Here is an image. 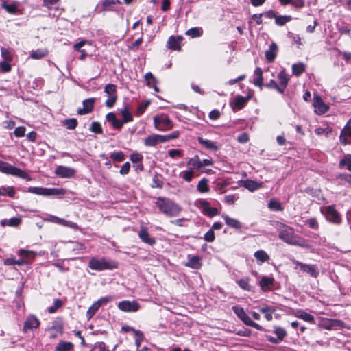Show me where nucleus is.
<instances>
[{"instance_id":"nucleus-1","label":"nucleus","mask_w":351,"mask_h":351,"mask_svg":"<svg viewBox=\"0 0 351 351\" xmlns=\"http://www.w3.org/2000/svg\"><path fill=\"white\" fill-rule=\"evenodd\" d=\"M283 228L279 232L278 237L287 244L308 248L310 246L305 239L295 234L294 229L282 224Z\"/></svg>"},{"instance_id":"nucleus-2","label":"nucleus","mask_w":351,"mask_h":351,"mask_svg":"<svg viewBox=\"0 0 351 351\" xmlns=\"http://www.w3.org/2000/svg\"><path fill=\"white\" fill-rule=\"evenodd\" d=\"M156 204L162 213L170 217L178 216L182 210V208L178 204L166 197L157 198Z\"/></svg>"},{"instance_id":"nucleus-3","label":"nucleus","mask_w":351,"mask_h":351,"mask_svg":"<svg viewBox=\"0 0 351 351\" xmlns=\"http://www.w3.org/2000/svg\"><path fill=\"white\" fill-rule=\"evenodd\" d=\"M88 266L93 270L103 271L116 269L118 267V264L114 261L108 260L105 258L98 259L93 257L90 259Z\"/></svg>"},{"instance_id":"nucleus-4","label":"nucleus","mask_w":351,"mask_h":351,"mask_svg":"<svg viewBox=\"0 0 351 351\" xmlns=\"http://www.w3.org/2000/svg\"><path fill=\"white\" fill-rule=\"evenodd\" d=\"M29 193L43 195V196H56L62 197L66 193V190L62 188H44L31 186L27 189Z\"/></svg>"},{"instance_id":"nucleus-5","label":"nucleus","mask_w":351,"mask_h":351,"mask_svg":"<svg viewBox=\"0 0 351 351\" xmlns=\"http://www.w3.org/2000/svg\"><path fill=\"white\" fill-rule=\"evenodd\" d=\"M0 171L4 173L23 178L27 181L32 180V178L25 171L17 168L5 162L0 161Z\"/></svg>"},{"instance_id":"nucleus-6","label":"nucleus","mask_w":351,"mask_h":351,"mask_svg":"<svg viewBox=\"0 0 351 351\" xmlns=\"http://www.w3.org/2000/svg\"><path fill=\"white\" fill-rule=\"evenodd\" d=\"M321 213L326 217V220L330 223L339 224L341 221V215L335 210L334 206L322 208Z\"/></svg>"},{"instance_id":"nucleus-7","label":"nucleus","mask_w":351,"mask_h":351,"mask_svg":"<svg viewBox=\"0 0 351 351\" xmlns=\"http://www.w3.org/2000/svg\"><path fill=\"white\" fill-rule=\"evenodd\" d=\"M313 106L315 114L318 115L323 114L329 110V106L324 103L322 97L317 93L313 94Z\"/></svg>"},{"instance_id":"nucleus-8","label":"nucleus","mask_w":351,"mask_h":351,"mask_svg":"<svg viewBox=\"0 0 351 351\" xmlns=\"http://www.w3.org/2000/svg\"><path fill=\"white\" fill-rule=\"evenodd\" d=\"M118 308L123 312H136L140 308V305L135 300H123L119 302Z\"/></svg>"},{"instance_id":"nucleus-9","label":"nucleus","mask_w":351,"mask_h":351,"mask_svg":"<svg viewBox=\"0 0 351 351\" xmlns=\"http://www.w3.org/2000/svg\"><path fill=\"white\" fill-rule=\"evenodd\" d=\"M40 320L34 315H29L23 324V331L26 333L29 330L36 329L40 326Z\"/></svg>"},{"instance_id":"nucleus-10","label":"nucleus","mask_w":351,"mask_h":351,"mask_svg":"<svg viewBox=\"0 0 351 351\" xmlns=\"http://www.w3.org/2000/svg\"><path fill=\"white\" fill-rule=\"evenodd\" d=\"M197 205L202 209L204 215L212 217L218 214V210L216 208L210 207V203L206 199H199Z\"/></svg>"},{"instance_id":"nucleus-11","label":"nucleus","mask_w":351,"mask_h":351,"mask_svg":"<svg viewBox=\"0 0 351 351\" xmlns=\"http://www.w3.org/2000/svg\"><path fill=\"white\" fill-rule=\"evenodd\" d=\"M138 235L142 242L150 246H153L154 245L156 244L155 238L149 234L147 228L146 226H141V229L138 232Z\"/></svg>"},{"instance_id":"nucleus-12","label":"nucleus","mask_w":351,"mask_h":351,"mask_svg":"<svg viewBox=\"0 0 351 351\" xmlns=\"http://www.w3.org/2000/svg\"><path fill=\"white\" fill-rule=\"evenodd\" d=\"M55 173L60 178H71L74 176L75 170L71 167L60 165L56 167Z\"/></svg>"},{"instance_id":"nucleus-13","label":"nucleus","mask_w":351,"mask_h":351,"mask_svg":"<svg viewBox=\"0 0 351 351\" xmlns=\"http://www.w3.org/2000/svg\"><path fill=\"white\" fill-rule=\"evenodd\" d=\"M295 263L302 271L308 274L313 278H317L319 274L318 268L315 265L305 264L299 261H296Z\"/></svg>"},{"instance_id":"nucleus-14","label":"nucleus","mask_w":351,"mask_h":351,"mask_svg":"<svg viewBox=\"0 0 351 351\" xmlns=\"http://www.w3.org/2000/svg\"><path fill=\"white\" fill-rule=\"evenodd\" d=\"M155 128L159 130H165L172 128V121L168 117H154Z\"/></svg>"},{"instance_id":"nucleus-15","label":"nucleus","mask_w":351,"mask_h":351,"mask_svg":"<svg viewBox=\"0 0 351 351\" xmlns=\"http://www.w3.org/2000/svg\"><path fill=\"white\" fill-rule=\"evenodd\" d=\"M252 93L248 92L245 95H236L234 97L233 104L238 110H241L252 98Z\"/></svg>"},{"instance_id":"nucleus-16","label":"nucleus","mask_w":351,"mask_h":351,"mask_svg":"<svg viewBox=\"0 0 351 351\" xmlns=\"http://www.w3.org/2000/svg\"><path fill=\"white\" fill-rule=\"evenodd\" d=\"M50 221L56 223L57 224L62 225L64 226L69 227L72 229L77 230L78 229V225L76 223H74L71 221H66L64 219L60 218L56 216L51 215L49 217Z\"/></svg>"},{"instance_id":"nucleus-17","label":"nucleus","mask_w":351,"mask_h":351,"mask_svg":"<svg viewBox=\"0 0 351 351\" xmlns=\"http://www.w3.org/2000/svg\"><path fill=\"white\" fill-rule=\"evenodd\" d=\"M160 143H164L162 135L152 134L144 139V145L147 147H154Z\"/></svg>"},{"instance_id":"nucleus-18","label":"nucleus","mask_w":351,"mask_h":351,"mask_svg":"<svg viewBox=\"0 0 351 351\" xmlns=\"http://www.w3.org/2000/svg\"><path fill=\"white\" fill-rule=\"evenodd\" d=\"M95 99L88 98L83 101V108H80L77 111L80 114H86L92 111L94 107Z\"/></svg>"},{"instance_id":"nucleus-19","label":"nucleus","mask_w":351,"mask_h":351,"mask_svg":"<svg viewBox=\"0 0 351 351\" xmlns=\"http://www.w3.org/2000/svg\"><path fill=\"white\" fill-rule=\"evenodd\" d=\"M232 310L234 313L238 316V317H239V319L242 320L245 325L249 324L251 318L247 315L242 307L239 306H234L232 307Z\"/></svg>"},{"instance_id":"nucleus-20","label":"nucleus","mask_w":351,"mask_h":351,"mask_svg":"<svg viewBox=\"0 0 351 351\" xmlns=\"http://www.w3.org/2000/svg\"><path fill=\"white\" fill-rule=\"evenodd\" d=\"M278 52V46L275 43H272L269 49L265 51V58L269 62L274 61Z\"/></svg>"},{"instance_id":"nucleus-21","label":"nucleus","mask_w":351,"mask_h":351,"mask_svg":"<svg viewBox=\"0 0 351 351\" xmlns=\"http://www.w3.org/2000/svg\"><path fill=\"white\" fill-rule=\"evenodd\" d=\"M105 93L108 95L105 104L108 108H112L114 106L117 101V93L116 89H105Z\"/></svg>"},{"instance_id":"nucleus-22","label":"nucleus","mask_w":351,"mask_h":351,"mask_svg":"<svg viewBox=\"0 0 351 351\" xmlns=\"http://www.w3.org/2000/svg\"><path fill=\"white\" fill-rule=\"evenodd\" d=\"M274 283V279L271 277L263 276L259 282V285L262 290L267 291L270 290Z\"/></svg>"},{"instance_id":"nucleus-23","label":"nucleus","mask_w":351,"mask_h":351,"mask_svg":"<svg viewBox=\"0 0 351 351\" xmlns=\"http://www.w3.org/2000/svg\"><path fill=\"white\" fill-rule=\"evenodd\" d=\"M222 217L223 218L226 225L228 226L229 227L234 228L236 230L241 229L242 224L239 220L232 218L226 215H223Z\"/></svg>"},{"instance_id":"nucleus-24","label":"nucleus","mask_w":351,"mask_h":351,"mask_svg":"<svg viewBox=\"0 0 351 351\" xmlns=\"http://www.w3.org/2000/svg\"><path fill=\"white\" fill-rule=\"evenodd\" d=\"M185 266L193 269H199L202 267L201 258L199 256H193L185 263Z\"/></svg>"},{"instance_id":"nucleus-25","label":"nucleus","mask_w":351,"mask_h":351,"mask_svg":"<svg viewBox=\"0 0 351 351\" xmlns=\"http://www.w3.org/2000/svg\"><path fill=\"white\" fill-rule=\"evenodd\" d=\"M22 222V220L20 217H12L10 219H4L1 221V225L3 227L6 226L10 227H18Z\"/></svg>"},{"instance_id":"nucleus-26","label":"nucleus","mask_w":351,"mask_h":351,"mask_svg":"<svg viewBox=\"0 0 351 351\" xmlns=\"http://www.w3.org/2000/svg\"><path fill=\"white\" fill-rule=\"evenodd\" d=\"M198 142L207 149L212 151H216L218 149L217 143L213 141L204 139L202 137H198Z\"/></svg>"},{"instance_id":"nucleus-27","label":"nucleus","mask_w":351,"mask_h":351,"mask_svg":"<svg viewBox=\"0 0 351 351\" xmlns=\"http://www.w3.org/2000/svg\"><path fill=\"white\" fill-rule=\"evenodd\" d=\"M73 348L74 345L71 342L61 341L55 348V351H71Z\"/></svg>"},{"instance_id":"nucleus-28","label":"nucleus","mask_w":351,"mask_h":351,"mask_svg":"<svg viewBox=\"0 0 351 351\" xmlns=\"http://www.w3.org/2000/svg\"><path fill=\"white\" fill-rule=\"evenodd\" d=\"M263 71L261 68L258 67L254 72L253 84L256 86L261 87L263 85Z\"/></svg>"},{"instance_id":"nucleus-29","label":"nucleus","mask_w":351,"mask_h":351,"mask_svg":"<svg viewBox=\"0 0 351 351\" xmlns=\"http://www.w3.org/2000/svg\"><path fill=\"white\" fill-rule=\"evenodd\" d=\"M48 50L45 48L38 49L31 52L29 58L32 59L39 60L48 55Z\"/></svg>"},{"instance_id":"nucleus-30","label":"nucleus","mask_w":351,"mask_h":351,"mask_svg":"<svg viewBox=\"0 0 351 351\" xmlns=\"http://www.w3.org/2000/svg\"><path fill=\"white\" fill-rule=\"evenodd\" d=\"M295 315L296 317L300 318L301 319H303L305 322H310V323H313L314 320H315L314 317L312 315H311L302 310L298 311L295 313Z\"/></svg>"},{"instance_id":"nucleus-31","label":"nucleus","mask_w":351,"mask_h":351,"mask_svg":"<svg viewBox=\"0 0 351 351\" xmlns=\"http://www.w3.org/2000/svg\"><path fill=\"white\" fill-rule=\"evenodd\" d=\"M339 167L341 169L346 167L349 171L351 172V155H345L343 158L339 160Z\"/></svg>"},{"instance_id":"nucleus-32","label":"nucleus","mask_w":351,"mask_h":351,"mask_svg":"<svg viewBox=\"0 0 351 351\" xmlns=\"http://www.w3.org/2000/svg\"><path fill=\"white\" fill-rule=\"evenodd\" d=\"M146 85L149 88H157L158 81L152 73H147L145 75Z\"/></svg>"},{"instance_id":"nucleus-33","label":"nucleus","mask_w":351,"mask_h":351,"mask_svg":"<svg viewBox=\"0 0 351 351\" xmlns=\"http://www.w3.org/2000/svg\"><path fill=\"white\" fill-rule=\"evenodd\" d=\"M254 256L260 264H262L269 259V256L263 250H259L255 252Z\"/></svg>"},{"instance_id":"nucleus-34","label":"nucleus","mask_w":351,"mask_h":351,"mask_svg":"<svg viewBox=\"0 0 351 351\" xmlns=\"http://www.w3.org/2000/svg\"><path fill=\"white\" fill-rule=\"evenodd\" d=\"M167 47L172 50H180L179 40L175 36H171L167 41Z\"/></svg>"},{"instance_id":"nucleus-35","label":"nucleus","mask_w":351,"mask_h":351,"mask_svg":"<svg viewBox=\"0 0 351 351\" xmlns=\"http://www.w3.org/2000/svg\"><path fill=\"white\" fill-rule=\"evenodd\" d=\"M15 194V191L12 186H0V196H8L14 198Z\"/></svg>"},{"instance_id":"nucleus-36","label":"nucleus","mask_w":351,"mask_h":351,"mask_svg":"<svg viewBox=\"0 0 351 351\" xmlns=\"http://www.w3.org/2000/svg\"><path fill=\"white\" fill-rule=\"evenodd\" d=\"M201 160L197 155H195L193 158L189 160L187 162L188 167L193 169H201Z\"/></svg>"},{"instance_id":"nucleus-37","label":"nucleus","mask_w":351,"mask_h":351,"mask_svg":"<svg viewBox=\"0 0 351 351\" xmlns=\"http://www.w3.org/2000/svg\"><path fill=\"white\" fill-rule=\"evenodd\" d=\"M121 114L123 118V123H126L133 121V116L130 112L128 106H125L123 109L121 110Z\"/></svg>"},{"instance_id":"nucleus-38","label":"nucleus","mask_w":351,"mask_h":351,"mask_svg":"<svg viewBox=\"0 0 351 351\" xmlns=\"http://www.w3.org/2000/svg\"><path fill=\"white\" fill-rule=\"evenodd\" d=\"M237 284L245 291H251L252 290V286L250 285V278L247 277L239 280Z\"/></svg>"},{"instance_id":"nucleus-39","label":"nucleus","mask_w":351,"mask_h":351,"mask_svg":"<svg viewBox=\"0 0 351 351\" xmlns=\"http://www.w3.org/2000/svg\"><path fill=\"white\" fill-rule=\"evenodd\" d=\"M51 330H54L60 334L63 333L64 326L61 319L57 318L52 322V325L50 328Z\"/></svg>"},{"instance_id":"nucleus-40","label":"nucleus","mask_w":351,"mask_h":351,"mask_svg":"<svg viewBox=\"0 0 351 351\" xmlns=\"http://www.w3.org/2000/svg\"><path fill=\"white\" fill-rule=\"evenodd\" d=\"M305 71V64L302 62L293 64L292 65V72L296 76H299Z\"/></svg>"},{"instance_id":"nucleus-41","label":"nucleus","mask_w":351,"mask_h":351,"mask_svg":"<svg viewBox=\"0 0 351 351\" xmlns=\"http://www.w3.org/2000/svg\"><path fill=\"white\" fill-rule=\"evenodd\" d=\"M208 182V180L206 178L202 179L197 186L198 191L200 193H208L210 191Z\"/></svg>"},{"instance_id":"nucleus-42","label":"nucleus","mask_w":351,"mask_h":351,"mask_svg":"<svg viewBox=\"0 0 351 351\" xmlns=\"http://www.w3.org/2000/svg\"><path fill=\"white\" fill-rule=\"evenodd\" d=\"M268 208L274 211H282L283 207L281 204L275 199H271L268 203Z\"/></svg>"},{"instance_id":"nucleus-43","label":"nucleus","mask_w":351,"mask_h":351,"mask_svg":"<svg viewBox=\"0 0 351 351\" xmlns=\"http://www.w3.org/2000/svg\"><path fill=\"white\" fill-rule=\"evenodd\" d=\"M120 3L119 0H104L102 8L104 10H112L114 6Z\"/></svg>"},{"instance_id":"nucleus-44","label":"nucleus","mask_w":351,"mask_h":351,"mask_svg":"<svg viewBox=\"0 0 351 351\" xmlns=\"http://www.w3.org/2000/svg\"><path fill=\"white\" fill-rule=\"evenodd\" d=\"M292 17L289 15L278 16L276 18L275 23L278 26H282L285 23L289 22Z\"/></svg>"},{"instance_id":"nucleus-45","label":"nucleus","mask_w":351,"mask_h":351,"mask_svg":"<svg viewBox=\"0 0 351 351\" xmlns=\"http://www.w3.org/2000/svg\"><path fill=\"white\" fill-rule=\"evenodd\" d=\"M1 54L3 60L10 62L12 60V53L10 49L2 47L1 49Z\"/></svg>"},{"instance_id":"nucleus-46","label":"nucleus","mask_w":351,"mask_h":351,"mask_svg":"<svg viewBox=\"0 0 351 351\" xmlns=\"http://www.w3.org/2000/svg\"><path fill=\"white\" fill-rule=\"evenodd\" d=\"M202 34V30L199 27H193L188 29L186 32L187 36H191V38H197L199 37Z\"/></svg>"},{"instance_id":"nucleus-47","label":"nucleus","mask_w":351,"mask_h":351,"mask_svg":"<svg viewBox=\"0 0 351 351\" xmlns=\"http://www.w3.org/2000/svg\"><path fill=\"white\" fill-rule=\"evenodd\" d=\"M278 77L280 82V84L282 86H286L289 80V75L286 73L285 71H281L278 75Z\"/></svg>"},{"instance_id":"nucleus-48","label":"nucleus","mask_w":351,"mask_h":351,"mask_svg":"<svg viewBox=\"0 0 351 351\" xmlns=\"http://www.w3.org/2000/svg\"><path fill=\"white\" fill-rule=\"evenodd\" d=\"M64 125L68 130H74L77 125V121L75 118L65 119L63 122Z\"/></svg>"},{"instance_id":"nucleus-49","label":"nucleus","mask_w":351,"mask_h":351,"mask_svg":"<svg viewBox=\"0 0 351 351\" xmlns=\"http://www.w3.org/2000/svg\"><path fill=\"white\" fill-rule=\"evenodd\" d=\"M143 156L139 153H134L130 155V160L133 163H139V166H141V171L143 170V166L142 165Z\"/></svg>"},{"instance_id":"nucleus-50","label":"nucleus","mask_w":351,"mask_h":351,"mask_svg":"<svg viewBox=\"0 0 351 351\" xmlns=\"http://www.w3.org/2000/svg\"><path fill=\"white\" fill-rule=\"evenodd\" d=\"M100 306L96 302H94L88 309L86 312V317L89 319H90L99 310Z\"/></svg>"},{"instance_id":"nucleus-51","label":"nucleus","mask_w":351,"mask_h":351,"mask_svg":"<svg viewBox=\"0 0 351 351\" xmlns=\"http://www.w3.org/2000/svg\"><path fill=\"white\" fill-rule=\"evenodd\" d=\"M26 263V261L23 258H19L18 260L14 258H8L5 261V264L8 265H23Z\"/></svg>"},{"instance_id":"nucleus-52","label":"nucleus","mask_w":351,"mask_h":351,"mask_svg":"<svg viewBox=\"0 0 351 351\" xmlns=\"http://www.w3.org/2000/svg\"><path fill=\"white\" fill-rule=\"evenodd\" d=\"M60 0H43V6L47 8L48 10H52L56 8V5H58Z\"/></svg>"},{"instance_id":"nucleus-53","label":"nucleus","mask_w":351,"mask_h":351,"mask_svg":"<svg viewBox=\"0 0 351 351\" xmlns=\"http://www.w3.org/2000/svg\"><path fill=\"white\" fill-rule=\"evenodd\" d=\"M274 333L280 341H282L283 339L287 335V331L283 328L280 326H276L274 328Z\"/></svg>"},{"instance_id":"nucleus-54","label":"nucleus","mask_w":351,"mask_h":351,"mask_svg":"<svg viewBox=\"0 0 351 351\" xmlns=\"http://www.w3.org/2000/svg\"><path fill=\"white\" fill-rule=\"evenodd\" d=\"M244 186L250 191H254L258 189L260 184L255 181L247 180L244 182Z\"/></svg>"},{"instance_id":"nucleus-55","label":"nucleus","mask_w":351,"mask_h":351,"mask_svg":"<svg viewBox=\"0 0 351 351\" xmlns=\"http://www.w3.org/2000/svg\"><path fill=\"white\" fill-rule=\"evenodd\" d=\"M336 178L342 182L348 183L351 186V174L347 173H339Z\"/></svg>"},{"instance_id":"nucleus-56","label":"nucleus","mask_w":351,"mask_h":351,"mask_svg":"<svg viewBox=\"0 0 351 351\" xmlns=\"http://www.w3.org/2000/svg\"><path fill=\"white\" fill-rule=\"evenodd\" d=\"M89 130H90V131H91L92 132H94L95 134H102V132H103L101 124L97 121H93L91 123V125H90V128Z\"/></svg>"},{"instance_id":"nucleus-57","label":"nucleus","mask_w":351,"mask_h":351,"mask_svg":"<svg viewBox=\"0 0 351 351\" xmlns=\"http://www.w3.org/2000/svg\"><path fill=\"white\" fill-rule=\"evenodd\" d=\"M179 176L187 182H190L193 178V173L192 171H183L180 173Z\"/></svg>"},{"instance_id":"nucleus-58","label":"nucleus","mask_w":351,"mask_h":351,"mask_svg":"<svg viewBox=\"0 0 351 351\" xmlns=\"http://www.w3.org/2000/svg\"><path fill=\"white\" fill-rule=\"evenodd\" d=\"M124 153L121 151L117 152H114L110 154V158L117 162L123 161L124 160Z\"/></svg>"},{"instance_id":"nucleus-59","label":"nucleus","mask_w":351,"mask_h":351,"mask_svg":"<svg viewBox=\"0 0 351 351\" xmlns=\"http://www.w3.org/2000/svg\"><path fill=\"white\" fill-rule=\"evenodd\" d=\"M149 104L150 101L149 100H147L143 102L141 104H140L137 108L136 115L140 116L142 114H143L146 108L149 106Z\"/></svg>"},{"instance_id":"nucleus-60","label":"nucleus","mask_w":351,"mask_h":351,"mask_svg":"<svg viewBox=\"0 0 351 351\" xmlns=\"http://www.w3.org/2000/svg\"><path fill=\"white\" fill-rule=\"evenodd\" d=\"M62 305V300H60L59 299H56L53 302V305L50 306L48 308V312L50 313H53L58 310V308L61 307Z\"/></svg>"},{"instance_id":"nucleus-61","label":"nucleus","mask_w":351,"mask_h":351,"mask_svg":"<svg viewBox=\"0 0 351 351\" xmlns=\"http://www.w3.org/2000/svg\"><path fill=\"white\" fill-rule=\"evenodd\" d=\"M2 8H3L8 13L14 14L16 12V5L15 4H7L6 3H3L1 4Z\"/></svg>"},{"instance_id":"nucleus-62","label":"nucleus","mask_w":351,"mask_h":351,"mask_svg":"<svg viewBox=\"0 0 351 351\" xmlns=\"http://www.w3.org/2000/svg\"><path fill=\"white\" fill-rule=\"evenodd\" d=\"M19 255L21 256L23 258H33L34 254L33 252L21 249L19 251Z\"/></svg>"},{"instance_id":"nucleus-63","label":"nucleus","mask_w":351,"mask_h":351,"mask_svg":"<svg viewBox=\"0 0 351 351\" xmlns=\"http://www.w3.org/2000/svg\"><path fill=\"white\" fill-rule=\"evenodd\" d=\"M134 335L136 337L135 344H136L137 348H138L140 347L141 342L143 341V334L140 330H138V331H135Z\"/></svg>"},{"instance_id":"nucleus-64","label":"nucleus","mask_w":351,"mask_h":351,"mask_svg":"<svg viewBox=\"0 0 351 351\" xmlns=\"http://www.w3.org/2000/svg\"><path fill=\"white\" fill-rule=\"evenodd\" d=\"M204 239L207 242H213L215 241V235L213 230H209L204 237Z\"/></svg>"}]
</instances>
